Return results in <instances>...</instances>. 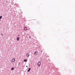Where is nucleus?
Wrapping results in <instances>:
<instances>
[{"label":"nucleus","mask_w":75,"mask_h":75,"mask_svg":"<svg viewBox=\"0 0 75 75\" xmlns=\"http://www.w3.org/2000/svg\"><path fill=\"white\" fill-rule=\"evenodd\" d=\"M28 66H26V67H28Z\"/></svg>","instance_id":"11"},{"label":"nucleus","mask_w":75,"mask_h":75,"mask_svg":"<svg viewBox=\"0 0 75 75\" xmlns=\"http://www.w3.org/2000/svg\"><path fill=\"white\" fill-rule=\"evenodd\" d=\"M1 18H2V16H0V19H1Z\"/></svg>","instance_id":"10"},{"label":"nucleus","mask_w":75,"mask_h":75,"mask_svg":"<svg viewBox=\"0 0 75 75\" xmlns=\"http://www.w3.org/2000/svg\"><path fill=\"white\" fill-rule=\"evenodd\" d=\"M15 59H12V60H11V62L13 63V62H15Z\"/></svg>","instance_id":"2"},{"label":"nucleus","mask_w":75,"mask_h":75,"mask_svg":"<svg viewBox=\"0 0 75 75\" xmlns=\"http://www.w3.org/2000/svg\"><path fill=\"white\" fill-rule=\"evenodd\" d=\"M18 36H19V35H18Z\"/></svg>","instance_id":"12"},{"label":"nucleus","mask_w":75,"mask_h":75,"mask_svg":"<svg viewBox=\"0 0 75 75\" xmlns=\"http://www.w3.org/2000/svg\"><path fill=\"white\" fill-rule=\"evenodd\" d=\"M19 40H20V38L19 37H18L17 38V40L18 41H19Z\"/></svg>","instance_id":"6"},{"label":"nucleus","mask_w":75,"mask_h":75,"mask_svg":"<svg viewBox=\"0 0 75 75\" xmlns=\"http://www.w3.org/2000/svg\"><path fill=\"white\" fill-rule=\"evenodd\" d=\"M18 36H19V35H18Z\"/></svg>","instance_id":"13"},{"label":"nucleus","mask_w":75,"mask_h":75,"mask_svg":"<svg viewBox=\"0 0 75 75\" xmlns=\"http://www.w3.org/2000/svg\"><path fill=\"white\" fill-rule=\"evenodd\" d=\"M34 54L35 55H37V51H35L34 53Z\"/></svg>","instance_id":"4"},{"label":"nucleus","mask_w":75,"mask_h":75,"mask_svg":"<svg viewBox=\"0 0 75 75\" xmlns=\"http://www.w3.org/2000/svg\"><path fill=\"white\" fill-rule=\"evenodd\" d=\"M11 69L12 70H14V68L13 67L12 68V69Z\"/></svg>","instance_id":"9"},{"label":"nucleus","mask_w":75,"mask_h":75,"mask_svg":"<svg viewBox=\"0 0 75 75\" xmlns=\"http://www.w3.org/2000/svg\"><path fill=\"white\" fill-rule=\"evenodd\" d=\"M30 70H31V68H29L28 70V71L30 72Z\"/></svg>","instance_id":"7"},{"label":"nucleus","mask_w":75,"mask_h":75,"mask_svg":"<svg viewBox=\"0 0 75 75\" xmlns=\"http://www.w3.org/2000/svg\"><path fill=\"white\" fill-rule=\"evenodd\" d=\"M24 62H27V59H25L24 60Z\"/></svg>","instance_id":"8"},{"label":"nucleus","mask_w":75,"mask_h":75,"mask_svg":"<svg viewBox=\"0 0 75 75\" xmlns=\"http://www.w3.org/2000/svg\"><path fill=\"white\" fill-rule=\"evenodd\" d=\"M26 56L27 57H28L30 56V54L28 53H27L26 54Z\"/></svg>","instance_id":"3"},{"label":"nucleus","mask_w":75,"mask_h":75,"mask_svg":"<svg viewBox=\"0 0 75 75\" xmlns=\"http://www.w3.org/2000/svg\"><path fill=\"white\" fill-rule=\"evenodd\" d=\"M38 67H40V65H41V62H38Z\"/></svg>","instance_id":"1"},{"label":"nucleus","mask_w":75,"mask_h":75,"mask_svg":"<svg viewBox=\"0 0 75 75\" xmlns=\"http://www.w3.org/2000/svg\"><path fill=\"white\" fill-rule=\"evenodd\" d=\"M24 30L25 31L27 30V27H25L24 28Z\"/></svg>","instance_id":"5"}]
</instances>
